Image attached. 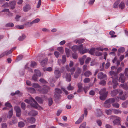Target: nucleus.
Returning <instances> with one entry per match:
<instances>
[{
    "label": "nucleus",
    "mask_w": 128,
    "mask_h": 128,
    "mask_svg": "<svg viewBox=\"0 0 128 128\" xmlns=\"http://www.w3.org/2000/svg\"><path fill=\"white\" fill-rule=\"evenodd\" d=\"M109 73L111 76H112L111 77V78H112V77H113V78L114 79L116 78V77H117V78H118V76L117 75V74H116L114 71H110L109 72Z\"/></svg>",
    "instance_id": "obj_12"
},
{
    "label": "nucleus",
    "mask_w": 128,
    "mask_h": 128,
    "mask_svg": "<svg viewBox=\"0 0 128 128\" xmlns=\"http://www.w3.org/2000/svg\"><path fill=\"white\" fill-rule=\"evenodd\" d=\"M24 101L30 104L31 106L35 108H37L39 106L38 103L32 98H31L29 100L26 99Z\"/></svg>",
    "instance_id": "obj_1"
},
{
    "label": "nucleus",
    "mask_w": 128,
    "mask_h": 128,
    "mask_svg": "<svg viewBox=\"0 0 128 128\" xmlns=\"http://www.w3.org/2000/svg\"><path fill=\"white\" fill-rule=\"evenodd\" d=\"M63 77H64L66 78V80L68 82L71 81V78L70 74H64L63 76Z\"/></svg>",
    "instance_id": "obj_9"
},
{
    "label": "nucleus",
    "mask_w": 128,
    "mask_h": 128,
    "mask_svg": "<svg viewBox=\"0 0 128 128\" xmlns=\"http://www.w3.org/2000/svg\"><path fill=\"white\" fill-rule=\"evenodd\" d=\"M24 126V124L23 122H19L18 126L20 128Z\"/></svg>",
    "instance_id": "obj_40"
},
{
    "label": "nucleus",
    "mask_w": 128,
    "mask_h": 128,
    "mask_svg": "<svg viewBox=\"0 0 128 128\" xmlns=\"http://www.w3.org/2000/svg\"><path fill=\"white\" fill-rule=\"evenodd\" d=\"M35 99L40 103H42L43 102V101L42 99L39 97H36Z\"/></svg>",
    "instance_id": "obj_29"
},
{
    "label": "nucleus",
    "mask_w": 128,
    "mask_h": 128,
    "mask_svg": "<svg viewBox=\"0 0 128 128\" xmlns=\"http://www.w3.org/2000/svg\"><path fill=\"white\" fill-rule=\"evenodd\" d=\"M108 118L110 120H114L113 123L114 125H118L120 124V119L119 117L115 116H110Z\"/></svg>",
    "instance_id": "obj_3"
},
{
    "label": "nucleus",
    "mask_w": 128,
    "mask_h": 128,
    "mask_svg": "<svg viewBox=\"0 0 128 128\" xmlns=\"http://www.w3.org/2000/svg\"><path fill=\"white\" fill-rule=\"evenodd\" d=\"M78 89L77 91L78 92H81L82 90V84L80 83H79L78 84Z\"/></svg>",
    "instance_id": "obj_25"
},
{
    "label": "nucleus",
    "mask_w": 128,
    "mask_h": 128,
    "mask_svg": "<svg viewBox=\"0 0 128 128\" xmlns=\"http://www.w3.org/2000/svg\"><path fill=\"white\" fill-rule=\"evenodd\" d=\"M98 78L100 79H104L106 80L107 79V77L106 75V74H104L102 72L99 73L98 75Z\"/></svg>",
    "instance_id": "obj_7"
},
{
    "label": "nucleus",
    "mask_w": 128,
    "mask_h": 128,
    "mask_svg": "<svg viewBox=\"0 0 128 128\" xmlns=\"http://www.w3.org/2000/svg\"><path fill=\"white\" fill-rule=\"evenodd\" d=\"M34 71L35 73V74L37 76L40 77L41 76V74L40 70H35Z\"/></svg>",
    "instance_id": "obj_26"
},
{
    "label": "nucleus",
    "mask_w": 128,
    "mask_h": 128,
    "mask_svg": "<svg viewBox=\"0 0 128 128\" xmlns=\"http://www.w3.org/2000/svg\"><path fill=\"white\" fill-rule=\"evenodd\" d=\"M120 86L124 89L127 90L128 89V86L126 84H122L120 85Z\"/></svg>",
    "instance_id": "obj_33"
},
{
    "label": "nucleus",
    "mask_w": 128,
    "mask_h": 128,
    "mask_svg": "<svg viewBox=\"0 0 128 128\" xmlns=\"http://www.w3.org/2000/svg\"><path fill=\"white\" fill-rule=\"evenodd\" d=\"M53 101L52 98H50L48 99V105L49 106H50L52 104Z\"/></svg>",
    "instance_id": "obj_45"
},
{
    "label": "nucleus",
    "mask_w": 128,
    "mask_h": 128,
    "mask_svg": "<svg viewBox=\"0 0 128 128\" xmlns=\"http://www.w3.org/2000/svg\"><path fill=\"white\" fill-rule=\"evenodd\" d=\"M66 57L65 55H63L62 56V62L63 64H64L66 62Z\"/></svg>",
    "instance_id": "obj_47"
},
{
    "label": "nucleus",
    "mask_w": 128,
    "mask_h": 128,
    "mask_svg": "<svg viewBox=\"0 0 128 128\" xmlns=\"http://www.w3.org/2000/svg\"><path fill=\"white\" fill-rule=\"evenodd\" d=\"M36 62H32L30 64V66L32 67H34L36 66Z\"/></svg>",
    "instance_id": "obj_57"
},
{
    "label": "nucleus",
    "mask_w": 128,
    "mask_h": 128,
    "mask_svg": "<svg viewBox=\"0 0 128 128\" xmlns=\"http://www.w3.org/2000/svg\"><path fill=\"white\" fill-rule=\"evenodd\" d=\"M32 86L36 88H39L40 87L38 84L36 83H33Z\"/></svg>",
    "instance_id": "obj_44"
},
{
    "label": "nucleus",
    "mask_w": 128,
    "mask_h": 128,
    "mask_svg": "<svg viewBox=\"0 0 128 128\" xmlns=\"http://www.w3.org/2000/svg\"><path fill=\"white\" fill-rule=\"evenodd\" d=\"M65 52L67 57H69L70 56V50L67 48H65Z\"/></svg>",
    "instance_id": "obj_31"
},
{
    "label": "nucleus",
    "mask_w": 128,
    "mask_h": 128,
    "mask_svg": "<svg viewBox=\"0 0 128 128\" xmlns=\"http://www.w3.org/2000/svg\"><path fill=\"white\" fill-rule=\"evenodd\" d=\"M114 32L112 31H111L110 32V34L112 38L115 37L116 36L114 35Z\"/></svg>",
    "instance_id": "obj_35"
},
{
    "label": "nucleus",
    "mask_w": 128,
    "mask_h": 128,
    "mask_svg": "<svg viewBox=\"0 0 128 128\" xmlns=\"http://www.w3.org/2000/svg\"><path fill=\"white\" fill-rule=\"evenodd\" d=\"M95 51V48H91L90 50L89 51V53L91 54H93L94 52Z\"/></svg>",
    "instance_id": "obj_42"
},
{
    "label": "nucleus",
    "mask_w": 128,
    "mask_h": 128,
    "mask_svg": "<svg viewBox=\"0 0 128 128\" xmlns=\"http://www.w3.org/2000/svg\"><path fill=\"white\" fill-rule=\"evenodd\" d=\"M54 54L56 58H58L60 55L59 53L57 52H55Z\"/></svg>",
    "instance_id": "obj_62"
},
{
    "label": "nucleus",
    "mask_w": 128,
    "mask_h": 128,
    "mask_svg": "<svg viewBox=\"0 0 128 128\" xmlns=\"http://www.w3.org/2000/svg\"><path fill=\"white\" fill-rule=\"evenodd\" d=\"M16 27L19 29H23L24 28V25H18L16 26Z\"/></svg>",
    "instance_id": "obj_50"
},
{
    "label": "nucleus",
    "mask_w": 128,
    "mask_h": 128,
    "mask_svg": "<svg viewBox=\"0 0 128 128\" xmlns=\"http://www.w3.org/2000/svg\"><path fill=\"white\" fill-rule=\"evenodd\" d=\"M28 64H26V65L25 66V68H27L28 70L29 71L31 72H33V71L30 68L28 67Z\"/></svg>",
    "instance_id": "obj_51"
},
{
    "label": "nucleus",
    "mask_w": 128,
    "mask_h": 128,
    "mask_svg": "<svg viewBox=\"0 0 128 128\" xmlns=\"http://www.w3.org/2000/svg\"><path fill=\"white\" fill-rule=\"evenodd\" d=\"M5 106L9 108L12 107V106L8 102H7L5 104Z\"/></svg>",
    "instance_id": "obj_61"
},
{
    "label": "nucleus",
    "mask_w": 128,
    "mask_h": 128,
    "mask_svg": "<svg viewBox=\"0 0 128 128\" xmlns=\"http://www.w3.org/2000/svg\"><path fill=\"white\" fill-rule=\"evenodd\" d=\"M124 48L123 47L121 48L118 50V52H124Z\"/></svg>",
    "instance_id": "obj_55"
},
{
    "label": "nucleus",
    "mask_w": 128,
    "mask_h": 128,
    "mask_svg": "<svg viewBox=\"0 0 128 128\" xmlns=\"http://www.w3.org/2000/svg\"><path fill=\"white\" fill-rule=\"evenodd\" d=\"M83 44H81L78 46V50L80 54V52H82L83 49Z\"/></svg>",
    "instance_id": "obj_38"
},
{
    "label": "nucleus",
    "mask_w": 128,
    "mask_h": 128,
    "mask_svg": "<svg viewBox=\"0 0 128 128\" xmlns=\"http://www.w3.org/2000/svg\"><path fill=\"white\" fill-rule=\"evenodd\" d=\"M38 114V112L34 110H32L28 113V114L31 116H34Z\"/></svg>",
    "instance_id": "obj_17"
},
{
    "label": "nucleus",
    "mask_w": 128,
    "mask_h": 128,
    "mask_svg": "<svg viewBox=\"0 0 128 128\" xmlns=\"http://www.w3.org/2000/svg\"><path fill=\"white\" fill-rule=\"evenodd\" d=\"M88 50H89L87 49H85L84 50H82V52H80V54H83L86 52H87L88 51Z\"/></svg>",
    "instance_id": "obj_53"
},
{
    "label": "nucleus",
    "mask_w": 128,
    "mask_h": 128,
    "mask_svg": "<svg viewBox=\"0 0 128 128\" xmlns=\"http://www.w3.org/2000/svg\"><path fill=\"white\" fill-rule=\"evenodd\" d=\"M40 81L44 84H46L47 83V82L44 79L42 78L40 80Z\"/></svg>",
    "instance_id": "obj_54"
},
{
    "label": "nucleus",
    "mask_w": 128,
    "mask_h": 128,
    "mask_svg": "<svg viewBox=\"0 0 128 128\" xmlns=\"http://www.w3.org/2000/svg\"><path fill=\"white\" fill-rule=\"evenodd\" d=\"M72 57L74 59H76L78 58V55L77 54H72Z\"/></svg>",
    "instance_id": "obj_63"
},
{
    "label": "nucleus",
    "mask_w": 128,
    "mask_h": 128,
    "mask_svg": "<svg viewBox=\"0 0 128 128\" xmlns=\"http://www.w3.org/2000/svg\"><path fill=\"white\" fill-rule=\"evenodd\" d=\"M6 27H13L14 26V24L12 23H9L6 24Z\"/></svg>",
    "instance_id": "obj_60"
},
{
    "label": "nucleus",
    "mask_w": 128,
    "mask_h": 128,
    "mask_svg": "<svg viewBox=\"0 0 128 128\" xmlns=\"http://www.w3.org/2000/svg\"><path fill=\"white\" fill-rule=\"evenodd\" d=\"M16 47H14L12 48L9 51H6L3 52L0 55V58L5 56H7L9 54H11L12 52L16 49Z\"/></svg>",
    "instance_id": "obj_5"
},
{
    "label": "nucleus",
    "mask_w": 128,
    "mask_h": 128,
    "mask_svg": "<svg viewBox=\"0 0 128 128\" xmlns=\"http://www.w3.org/2000/svg\"><path fill=\"white\" fill-rule=\"evenodd\" d=\"M85 76L86 77H88L92 74L91 72L90 71L88 70L85 72L84 73Z\"/></svg>",
    "instance_id": "obj_24"
},
{
    "label": "nucleus",
    "mask_w": 128,
    "mask_h": 128,
    "mask_svg": "<svg viewBox=\"0 0 128 128\" xmlns=\"http://www.w3.org/2000/svg\"><path fill=\"white\" fill-rule=\"evenodd\" d=\"M113 112L115 114H121L122 111L119 110H117L115 109H112Z\"/></svg>",
    "instance_id": "obj_28"
},
{
    "label": "nucleus",
    "mask_w": 128,
    "mask_h": 128,
    "mask_svg": "<svg viewBox=\"0 0 128 128\" xmlns=\"http://www.w3.org/2000/svg\"><path fill=\"white\" fill-rule=\"evenodd\" d=\"M55 92L58 94H59L61 93L62 92V91L60 89L58 88H56L55 90Z\"/></svg>",
    "instance_id": "obj_48"
},
{
    "label": "nucleus",
    "mask_w": 128,
    "mask_h": 128,
    "mask_svg": "<svg viewBox=\"0 0 128 128\" xmlns=\"http://www.w3.org/2000/svg\"><path fill=\"white\" fill-rule=\"evenodd\" d=\"M48 61V59L45 58L40 63L41 65L43 67L46 64Z\"/></svg>",
    "instance_id": "obj_21"
},
{
    "label": "nucleus",
    "mask_w": 128,
    "mask_h": 128,
    "mask_svg": "<svg viewBox=\"0 0 128 128\" xmlns=\"http://www.w3.org/2000/svg\"><path fill=\"white\" fill-rule=\"evenodd\" d=\"M112 106L113 107L116 108H118L120 106L119 104L117 103H113L112 104Z\"/></svg>",
    "instance_id": "obj_39"
},
{
    "label": "nucleus",
    "mask_w": 128,
    "mask_h": 128,
    "mask_svg": "<svg viewBox=\"0 0 128 128\" xmlns=\"http://www.w3.org/2000/svg\"><path fill=\"white\" fill-rule=\"evenodd\" d=\"M27 120L28 122L30 123H34L35 121V119L34 118H28Z\"/></svg>",
    "instance_id": "obj_23"
},
{
    "label": "nucleus",
    "mask_w": 128,
    "mask_h": 128,
    "mask_svg": "<svg viewBox=\"0 0 128 128\" xmlns=\"http://www.w3.org/2000/svg\"><path fill=\"white\" fill-rule=\"evenodd\" d=\"M54 74L56 78H58L60 76V71L58 70H56L54 71Z\"/></svg>",
    "instance_id": "obj_14"
},
{
    "label": "nucleus",
    "mask_w": 128,
    "mask_h": 128,
    "mask_svg": "<svg viewBox=\"0 0 128 128\" xmlns=\"http://www.w3.org/2000/svg\"><path fill=\"white\" fill-rule=\"evenodd\" d=\"M41 4V0H38V3L36 6V8H38L40 7V5Z\"/></svg>",
    "instance_id": "obj_58"
},
{
    "label": "nucleus",
    "mask_w": 128,
    "mask_h": 128,
    "mask_svg": "<svg viewBox=\"0 0 128 128\" xmlns=\"http://www.w3.org/2000/svg\"><path fill=\"white\" fill-rule=\"evenodd\" d=\"M118 92V90H114L112 91L111 92V95L112 96H114L116 95Z\"/></svg>",
    "instance_id": "obj_18"
},
{
    "label": "nucleus",
    "mask_w": 128,
    "mask_h": 128,
    "mask_svg": "<svg viewBox=\"0 0 128 128\" xmlns=\"http://www.w3.org/2000/svg\"><path fill=\"white\" fill-rule=\"evenodd\" d=\"M17 122V120L15 117H13L12 122H10L9 124L10 125H12L13 124H16Z\"/></svg>",
    "instance_id": "obj_22"
},
{
    "label": "nucleus",
    "mask_w": 128,
    "mask_h": 128,
    "mask_svg": "<svg viewBox=\"0 0 128 128\" xmlns=\"http://www.w3.org/2000/svg\"><path fill=\"white\" fill-rule=\"evenodd\" d=\"M28 90L32 93H34L35 92V89L34 88H28Z\"/></svg>",
    "instance_id": "obj_37"
},
{
    "label": "nucleus",
    "mask_w": 128,
    "mask_h": 128,
    "mask_svg": "<svg viewBox=\"0 0 128 128\" xmlns=\"http://www.w3.org/2000/svg\"><path fill=\"white\" fill-rule=\"evenodd\" d=\"M36 74H34L32 77V80H34V81H36L38 78Z\"/></svg>",
    "instance_id": "obj_56"
},
{
    "label": "nucleus",
    "mask_w": 128,
    "mask_h": 128,
    "mask_svg": "<svg viewBox=\"0 0 128 128\" xmlns=\"http://www.w3.org/2000/svg\"><path fill=\"white\" fill-rule=\"evenodd\" d=\"M21 106L23 110H24L25 108L26 104L25 103L22 102V103Z\"/></svg>",
    "instance_id": "obj_59"
},
{
    "label": "nucleus",
    "mask_w": 128,
    "mask_h": 128,
    "mask_svg": "<svg viewBox=\"0 0 128 128\" xmlns=\"http://www.w3.org/2000/svg\"><path fill=\"white\" fill-rule=\"evenodd\" d=\"M40 21V19L39 18H36L32 22V23H37Z\"/></svg>",
    "instance_id": "obj_49"
},
{
    "label": "nucleus",
    "mask_w": 128,
    "mask_h": 128,
    "mask_svg": "<svg viewBox=\"0 0 128 128\" xmlns=\"http://www.w3.org/2000/svg\"><path fill=\"white\" fill-rule=\"evenodd\" d=\"M120 76L119 80L120 82L123 83L124 82V77L123 74L122 73L120 74Z\"/></svg>",
    "instance_id": "obj_16"
},
{
    "label": "nucleus",
    "mask_w": 128,
    "mask_h": 128,
    "mask_svg": "<svg viewBox=\"0 0 128 128\" xmlns=\"http://www.w3.org/2000/svg\"><path fill=\"white\" fill-rule=\"evenodd\" d=\"M26 38V36L22 34V36L19 37L18 38V40L20 41H22L24 40Z\"/></svg>",
    "instance_id": "obj_43"
},
{
    "label": "nucleus",
    "mask_w": 128,
    "mask_h": 128,
    "mask_svg": "<svg viewBox=\"0 0 128 128\" xmlns=\"http://www.w3.org/2000/svg\"><path fill=\"white\" fill-rule=\"evenodd\" d=\"M96 113L97 116L100 117L102 115V111L100 109H97L96 111Z\"/></svg>",
    "instance_id": "obj_19"
},
{
    "label": "nucleus",
    "mask_w": 128,
    "mask_h": 128,
    "mask_svg": "<svg viewBox=\"0 0 128 128\" xmlns=\"http://www.w3.org/2000/svg\"><path fill=\"white\" fill-rule=\"evenodd\" d=\"M44 88L40 89L38 90L40 92L44 94H46L48 92V90L49 89L50 87L48 86H45Z\"/></svg>",
    "instance_id": "obj_6"
},
{
    "label": "nucleus",
    "mask_w": 128,
    "mask_h": 128,
    "mask_svg": "<svg viewBox=\"0 0 128 128\" xmlns=\"http://www.w3.org/2000/svg\"><path fill=\"white\" fill-rule=\"evenodd\" d=\"M106 88H104L99 92V94L101 95L100 98L102 100H104L107 96L108 92H106Z\"/></svg>",
    "instance_id": "obj_2"
},
{
    "label": "nucleus",
    "mask_w": 128,
    "mask_h": 128,
    "mask_svg": "<svg viewBox=\"0 0 128 128\" xmlns=\"http://www.w3.org/2000/svg\"><path fill=\"white\" fill-rule=\"evenodd\" d=\"M119 6L122 9H124L125 7V4L124 2H121Z\"/></svg>",
    "instance_id": "obj_36"
},
{
    "label": "nucleus",
    "mask_w": 128,
    "mask_h": 128,
    "mask_svg": "<svg viewBox=\"0 0 128 128\" xmlns=\"http://www.w3.org/2000/svg\"><path fill=\"white\" fill-rule=\"evenodd\" d=\"M105 112L108 115H110L113 112L112 109L106 110H105Z\"/></svg>",
    "instance_id": "obj_27"
},
{
    "label": "nucleus",
    "mask_w": 128,
    "mask_h": 128,
    "mask_svg": "<svg viewBox=\"0 0 128 128\" xmlns=\"http://www.w3.org/2000/svg\"><path fill=\"white\" fill-rule=\"evenodd\" d=\"M66 68L67 70L68 71H70L72 74H73L75 70V68L74 67L72 68L70 70L68 65H66Z\"/></svg>",
    "instance_id": "obj_15"
},
{
    "label": "nucleus",
    "mask_w": 128,
    "mask_h": 128,
    "mask_svg": "<svg viewBox=\"0 0 128 128\" xmlns=\"http://www.w3.org/2000/svg\"><path fill=\"white\" fill-rule=\"evenodd\" d=\"M84 115L82 114L78 120L76 122V124H78L81 122L84 119Z\"/></svg>",
    "instance_id": "obj_20"
},
{
    "label": "nucleus",
    "mask_w": 128,
    "mask_h": 128,
    "mask_svg": "<svg viewBox=\"0 0 128 128\" xmlns=\"http://www.w3.org/2000/svg\"><path fill=\"white\" fill-rule=\"evenodd\" d=\"M67 88L68 90H72L73 89L74 87L72 86L71 84H70L67 87Z\"/></svg>",
    "instance_id": "obj_52"
},
{
    "label": "nucleus",
    "mask_w": 128,
    "mask_h": 128,
    "mask_svg": "<svg viewBox=\"0 0 128 128\" xmlns=\"http://www.w3.org/2000/svg\"><path fill=\"white\" fill-rule=\"evenodd\" d=\"M13 114V112L12 110L9 111L8 117L9 118H10L12 117Z\"/></svg>",
    "instance_id": "obj_34"
},
{
    "label": "nucleus",
    "mask_w": 128,
    "mask_h": 128,
    "mask_svg": "<svg viewBox=\"0 0 128 128\" xmlns=\"http://www.w3.org/2000/svg\"><path fill=\"white\" fill-rule=\"evenodd\" d=\"M54 96L55 100H57L60 98V96L59 94H56L54 95Z\"/></svg>",
    "instance_id": "obj_32"
},
{
    "label": "nucleus",
    "mask_w": 128,
    "mask_h": 128,
    "mask_svg": "<svg viewBox=\"0 0 128 128\" xmlns=\"http://www.w3.org/2000/svg\"><path fill=\"white\" fill-rule=\"evenodd\" d=\"M116 77V78L114 79L113 78V77H112V82L114 84V85H113L114 88H116L118 84V83H117L118 78H117V77Z\"/></svg>",
    "instance_id": "obj_10"
},
{
    "label": "nucleus",
    "mask_w": 128,
    "mask_h": 128,
    "mask_svg": "<svg viewBox=\"0 0 128 128\" xmlns=\"http://www.w3.org/2000/svg\"><path fill=\"white\" fill-rule=\"evenodd\" d=\"M84 83H88L90 81V79L88 78H86L84 80Z\"/></svg>",
    "instance_id": "obj_46"
},
{
    "label": "nucleus",
    "mask_w": 128,
    "mask_h": 128,
    "mask_svg": "<svg viewBox=\"0 0 128 128\" xmlns=\"http://www.w3.org/2000/svg\"><path fill=\"white\" fill-rule=\"evenodd\" d=\"M84 41V40L82 39H79L76 42V43L77 44H81Z\"/></svg>",
    "instance_id": "obj_41"
},
{
    "label": "nucleus",
    "mask_w": 128,
    "mask_h": 128,
    "mask_svg": "<svg viewBox=\"0 0 128 128\" xmlns=\"http://www.w3.org/2000/svg\"><path fill=\"white\" fill-rule=\"evenodd\" d=\"M86 124V122H84L80 126L79 128H84Z\"/></svg>",
    "instance_id": "obj_64"
},
{
    "label": "nucleus",
    "mask_w": 128,
    "mask_h": 128,
    "mask_svg": "<svg viewBox=\"0 0 128 128\" xmlns=\"http://www.w3.org/2000/svg\"><path fill=\"white\" fill-rule=\"evenodd\" d=\"M14 109L16 111V116L20 117L21 115V110L20 108L17 106L15 107Z\"/></svg>",
    "instance_id": "obj_8"
},
{
    "label": "nucleus",
    "mask_w": 128,
    "mask_h": 128,
    "mask_svg": "<svg viewBox=\"0 0 128 128\" xmlns=\"http://www.w3.org/2000/svg\"><path fill=\"white\" fill-rule=\"evenodd\" d=\"M72 49L74 52H75L78 50V47L76 46H74L72 47Z\"/></svg>",
    "instance_id": "obj_30"
},
{
    "label": "nucleus",
    "mask_w": 128,
    "mask_h": 128,
    "mask_svg": "<svg viewBox=\"0 0 128 128\" xmlns=\"http://www.w3.org/2000/svg\"><path fill=\"white\" fill-rule=\"evenodd\" d=\"M30 9V7L29 4H26L24 6L23 8V11L26 12L28 11Z\"/></svg>",
    "instance_id": "obj_13"
},
{
    "label": "nucleus",
    "mask_w": 128,
    "mask_h": 128,
    "mask_svg": "<svg viewBox=\"0 0 128 128\" xmlns=\"http://www.w3.org/2000/svg\"><path fill=\"white\" fill-rule=\"evenodd\" d=\"M16 2V1L15 0L10 1V7L11 9L13 10L15 8V6Z\"/></svg>",
    "instance_id": "obj_11"
},
{
    "label": "nucleus",
    "mask_w": 128,
    "mask_h": 128,
    "mask_svg": "<svg viewBox=\"0 0 128 128\" xmlns=\"http://www.w3.org/2000/svg\"><path fill=\"white\" fill-rule=\"evenodd\" d=\"M115 100L114 98H110L105 101L104 103V106L106 108L110 107V104L113 103L115 102Z\"/></svg>",
    "instance_id": "obj_4"
}]
</instances>
